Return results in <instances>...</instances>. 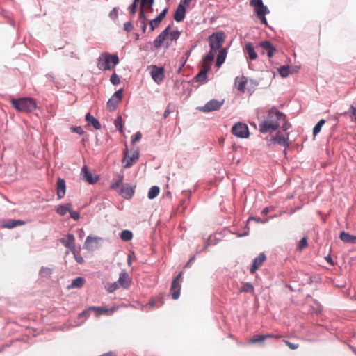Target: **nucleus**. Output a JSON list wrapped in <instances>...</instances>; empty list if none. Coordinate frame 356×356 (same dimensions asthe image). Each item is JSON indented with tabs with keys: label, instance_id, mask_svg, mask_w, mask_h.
<instances>
[{
	"label": "nucleus",
	"instance_id": "obj_9",
	"mask_svg": "<svg viewBox=\"0 0 356 356\" xmlns=\"http://www.w3.org/2000/svg\"><path fill=\"white\" fill-rule=\"evenodd\" d=\"M122 98V90H117L107 102L106 107L110 111H113L117 108L118 104Z\"/></svg>",
	"mask_w": 356,
	"mask_h": 356
},
{
	"label": "nucleus",
	"instance_id": "obj_29",
	"mask_svg": "<svg viewBox=\"0 0 356 356\" xmlns=\"http://www.w3.org/2000/svg\"><path fill=\"white\" fill-rule=\"evenodd\" d=\"M25 222L21 220H9L3 225V227L13 229L17 226L24 225Z\"/></svg>",
	"mask_w": 356,
	"mask_h": 356
},
{
	"label": "nucleus",
	"instance_id": "obj_32",
	"mask_svg": "<svg viewBox=\"0 0 356 356\" xmlns=\"http://www.w3.org/2000/svg\"><path fill=\"white\" fill-rule=\"evenodd\" d=\"M245 50L248 54V57L251 60H255L257 57V54L254 51V48L252 43L248 42L245 45Z\"/></svg>",
	"mask_w": 356,
	"mask_h": 356
},
{
	"label": "nucleus",
	"instance_id": "obj_10",
	"mask_svg": "<svg viewBox=\"0 0 356 356\" xmlns=\"http://www.w3.org/2000/svg\"><path fill=\"white\" fill-rule=\"evenodd\" d=\"M138 156L139 153L137 150L131 151L130 153H129L127 151H125L124 157L122 160L124 168H130L134 164V163L138 160Z\"/></svg>",
	"mask_w": 356,
	"mask_h": 356
},
{
	"label": "nucleus",
	"instance_id": "obj_19",
	"mask_svg": "<svg viewBox=\"0 0 356 356\" xmlns=\"http://www.w3.org/2000/svg\"><path fill=\"white\" fill-rule=\"evenodd\" d=\"M260 47L263 49L262 54L266 52L268 58H271L274 53L276 51V49L269 41H263L260 44Z\"/></svg>",
	"mask_w": 356,
	"mask_h": 356
},
{
	"label": "nucleus",
	"instance_id": "obj_36",
	"mask_svg": "<svg viewBox=\"0 0 356 356\" xmlns=\"http://www.w3.org/2000/svg\"><path fill=\"white\" fill-rule=\"evenodd\" d=\"M254 290V289L253 285L250 282H246L243 284V286L239 289V291L241 293H243V292L253 293Z\"/></svg>",
	"mask_w": 356,
	"mask_h": 356
},
{
	"label": "nucleus",
	"instance_id": "obj_41",
	"mask_svg": "<svg viewBox=\"0 0 356 356\" xmlns=\"http://www.w3.org/2000/svg\"><path fill=\"white\" fill-rule=\"evenodd\" d=\"M325 123V121L323 119L318 121V122L315 125V127L313 129L314 136H316L321 131V127Z\"/></svg>",
	"mask_w": 356,
	"mask_h": 356
},
{
	"label": "nucleus",
	"instance_id": "obj_42",
	"mask_svg": "<svg viewBox=\"0 0 356 356\" xmlns=\"http://www.w3.org/2000/svg\"><path fill=\"white\" fill-rule=\"evenodd\" d=\"M280 74L282 77H286L290 74V67L289 66H282L279 69Z\"/></svg>",
	"mask_w": 356,
	"mask_h": 356
},
{
	"label": "nucleus",
	"instance_id": "obj_25",
	"mask_svg": "<svg viewBox=\"0 0 356 356\" xmlns=\"http://www.w3.org/2000/svg\"><path fill=\"white\" fill-rule=\"evenodd\" d=\"M269 337H272L270 334H257L254 335L249 341L248 343L250 344H254V343H259V344H264V341L269 338Z\"/></svg>",
	"mask_w": 356,
	"mask_h": 356
},
{
	"label": "nucleus",
	"instance_id": "obj_5",
	"mask_svg": "<svg viewBox=\"0 0 356 356\" xmlns=\"http://www.w3.org/2000/svg\"><path fill=\"white\" fill-rule=\"evenodd\" d=\"M225 40L223 32L214 33L209 37V46L211 51H216L221 48Z\"/></svg>",
	"mask_w": 356,
	"mask_h": 356
},
{
	"label": "nucleus",
	"instance_id": "obj_45",
	"mask_svg": "<svg viewBox=\"0 0 356 356\" xmlns=\"http://www.w3.org/2000/svg\"><path fill=\"white\" fill-rule=\"evenodd\" d=\"M181 32L179 31H173L169 33V39L171 41L177 40L180 36Z\"/></svg>",
	"mask_w": 356,
	"mask_h": 356
},
{
	"label": "nucleus",
	"instance_id": "obj_59",
	"mask_svg": "<svg viewBox=\"0 0 356 356\" xmlns=\"http://www.w3.org/2000/svg\"><path fill=\"white\" fill-rule=\"evenodd\" d=\"M167 12H168V9H167V8L164 9V10H163V11H162V12H161V13L157 16V17H158V18H159L160 19L163 20V19L165 18V15H166Z\"/></svg>",
	"mask_w": 356,
	"mask_h": 356
},
{
	"label": "nucleus",
	"instance_id": "obj_7",
	"mask_svg": "<svg viewBox=\"0 0 356 356\" xmlns=\"http://www.w3.org/2000/svg\"><path fill=\"white\" fill-rule=\"evenodd\" d=\"M149 69L152 79L158 84L161 83L165 78L164 67L152 65L149 66Z\"/></svg>",
	"mask_w": 356,
	"mask_h": 356
},
{
	"label": "nucleus",
	"instance_id": "obj_43",
	"mask_svg": "<svg viewBox=\"0 0 356 356\" xmlns=\"http://www.w3.org/2000/svg\"><path fill=\"white\" fill-rule=\"evenodd\" d=\"M162 20L160 19L158 17H156L155 19H154L153 20H151L149 22V25H150V30L152 31H154L156 28H157L159 26V25L160 24Z\"/></svg>",
	"mask_w": 356,
	"mask_h": 356
},
{
	"label": "nucleus",
	"instance_id": "obj_53",
	"mask_svg": "<svg viewBox=\"0 0 356 356\" xmlns=\"http://www.w3.org/2000/svg\"><path fill=\"white\" fill-rule=\"evenodd\" d=\"M145 10L143 9V8H140V15H139V22H141L142 20H144L145 22L147 20V17L144 15V11Z\"/></svg>",
	"mask_w": 356,
	"mask_h": 356
},
{
	"label": "nucleus",
	"instance_id": "obj_2",
	"mask_svg": "<svg viewBox=\"0 0 356 356\" xmlns=\"http://www.w3.org/2000/svg\"><path fill=\"white\" fill-rule=\"evenodd\" d=\"M119 63V58L117 54H111L106 52L102 54L97 60V67L103 71L110 70Z\"/></svg>",
	"mask_w": 356,
	"mask_h": 356
},
{
	"label": "nucleus",
	"instance_id": "obj_1",
	"mask_svg": "<svg viewBox=\"0 0 356 356\" xmlns=\"http://www.w3.org/2000/svg\"><path fill=\"white\" fill-rule=\"evenodd\" d=\"M285 115L275 108H271L268 113L267 119L260 124L261 133H268L275 131L280 127V122L284 121Z\"/></svg>",
	"mask_w": 356,
	"mask_h": 356
},
{
	"label": "nucleus",
	"instance_id": "obj_12",
	"mask_svg": "<svg viewBox=\"0 0 356 356\" xmlns=\"http://www.w3.org/2000/svg\"><path fill=\"white\" fill-rule=\"evenodd\" d=\"M170 29V26H168L154 40V46L156 49L161 47V46L166 42L167 46L169 45L168 42L167 41L169 38V31Z\"/></svg>",
	"mask_w": 356,
	"mask_h": 356
},
{
	"label": "nucleus",
	"instance_id": "obj_57",
	"mask_svg": "<svg viewBox=\"0 0 356 356\" xmlns=\"http://www.w3.org/2000/svg\"><path fill=\"white\" fill-rule=\"evenodd\" d=\"M124 29L125 31L129 32L133 29V26L131 22H126L124 24Z\"/></svg>",
	"mask_w": 356,
	"mask_h": 356
},
{
	"label": "nucleus",
	"instance_id": "obj_18",
	"mask_svg": "<svg viewBox=\"0 0 356 356\" xmlns=\"http://www.w3.org/2000/svg\"><path fill=\"white\" fill-rule=\"evenodd\" d=\"M117 282L122 288L128 289L131 284V278L126 271H123L120 274Z\"/></svg>",
	"mask_w": 356,
	"mask_h": 356
},
{
	"label": "nucleus",
	"instance_id": "obj_63",
	"mask_svg": "<svg viewBox=\"0 0 356 356\" xmlns=\"http://www.w3.org/2000/svg\"><path fill=\"white\" fill-rule=\"evenodd\" d=\"M53 273V269L51 268H46V277L50 275Z\"/></svg>",
	"mask_w": 356,
	"mask_h": 356
},
{
	"label": "nucleus",
	"instance_id": "obj_37",
	"mask_svg": "<svg viewBox=\"0 0 356 356\" xmlns=\"http://www.w3.org/2000/svg\"><path fill=\"white\" fill-rule=\"evenodd\" d=\"M154 3V0H142L141 1V7L143 8L145 10L152 11V4Z\"/></svg>",
	"mask_w": 356,
	"mask_h": 356
},
{
	"label": "nucleus",
	"instance_id": "obj_13",
	"mask_svg": "<svg viewBox=\"0 0 356 356\" xmlns=\"http://www.w3.org/2000/svg\"><path fill=\"white\" fill-rule=\"evenodd\" d=\"M222 105V102H219L216 99H212L207 102L204 106L199 107L198 109L204 113L217 111L220 108Z\"/></svg>",
	"mask_w": 356,
	"mask_h": 356
},
{
	"label": "nucleus",
	"instance_id": "obj_48",
	"mask_svg": "<svg viewBox=\"0 0 356 356\" xmlns=\"http://www.w3.org/2000/svg\"><path fill=\"white\" fill-rule=\"evenodd\" d=\"M110 81L113 85H118L120 83V78L115 73H113L111 75Z\"/></svg>",
	"mask_w": 356,
	"mask_h": 356
},
{
	"label": "nucleus",
	"instance_id": "obj_46",
	"mask_svg": "<svg viewBox=\"0 0 356 356\" xmlns=\"http://www.w3.org/2000/svg\"><path fill=\"white\" fill-rule=\"evenodd\" d=\"M307 246V238H302L298 243L297 248L298 250L301 251L302 249Z\"/></svg>",
	"mask_w": 356,
	"mask_h": 356
},
{
	"label": "nucleus",
	"instance_id": "obj_3",
	"mask_svg": "<svg viewBox=\"0 0 356 356\" xmlns=\"http://www.w3.org/2000/svg\"><path fill=\"white\" fill-rule=\"evenodd\" d=\"M10 102L13 106L20 112H30L35 109L36 105L31 98L13 99Z\"/></svg>",
	"mask_w": 356,
	"mask_h": 356
},
{
	"label": "nucleus",
	"instance_id": "obj_20",
	"mask_svg": "<svg viewBox=\"0 0 356 356\" xmlns=\"http://www.w3.org/2000/svg\"><path fill=\"white\" fill-rule=\"evenodd\" d=\"M134 193V187L130 184H123L121 190L120 195L125 199H131Z\"/></svg>",
	"mask_w": 356,
	"mask_h": 356
},
{
	"label": "nucleus",
	"instance_id": "obj_58",
	"mask_svg": "<svg viewBox=\"0 0 356 356\" xmlns=\"http://www.w3.org/2000/svg\"><path fill=\"white\" fill-rule=\"evenodd\" d=\"M284 123L282 125V129L284 130V131H286L288 130L290 127H291V124L290 123L286 122V118H284V121H282Z\"/></svg>",
	"mask_w": 356,
	"mask_h": 356
},
{
	"label": "nucleus",
	"instance_id": "obj_49",
	"mask_svg": "<svg viewBox=\"0 0 356 356\" xmlns=\"http://www.w3.org/2000/svg\"><path fill=\"white\" fill-rule=\"evenodd\" d=\"M142 138V134L140 132H136L131 138V143L134 144L136 142L140 140Z\"/></svg>",
	"mask_w": 356,
	"mask_h": 356
},
{
	"label": "nucleus",
	"instance_id": "obj_62",
	"mask_svg": "<svg viewBox=\"0 0 356 356\" xmlns=\"http://www.w3.org/2000/svg\"><path fill=\"white\" fill-rule=\"evenodd\" d=\"M75 259L79 264H81L83 262V259L81 256H75Z\"/></svg>",
	"mask_w": 356,
	"mask_h": 356
},
{
	"label": "nucleus",
	"instance_id": "obj_34",
	"mask_svg": "<svg viewBox=\"0 0 356 356\" xmlns=\"http://www.w3.org/2000/svg\"><path fill=\"white\" fill-rule=\"evenodd\" d=\"M213 59L214 54L212 52V51H211L204 57L201 66L205 67L206 65H208L209 69H211V62L213 60Z\"/></svg>",
	"mask_w": 356,
	"mask_h": 356
},
{
	"label": "nucleus",
	"instance_id": "obj_35",
	"mask_svg": "<svg viewBox=\"0 0 356 356\" xmlns=\"http://www.w3.org/2000/svg\"><path fill=\"white\" fill-rule=\"evenodd\" d=\"M72 207V204L68 203L65 205H60L57 208V213L61 216H64L67 212H69L70 209Z\"/></svg>",
	"mask_w": 356,
	"mask_h": 356
},
{
	"label": "nucleus",
	"instance_id": "obj_4",
	"mask_svg": "<svg viewBox=\"0 0 356 356\" xmlns=\"http://www.w3.org/2000/svg\"><path fill=\"white\" fill-rule=\"evenodd\" d=\"M250 5L254 8V11L261 23L267 24L265 15L269 13V10L268 8L263 4L262 0H250Z\"/></svg>",
	"mask_w": 356,
	"mask_h": 356
},
{
	"label": "nucleus",
	"instance_id": "obj_64",
	"mask_svg": "<svg viewBox=\"0 0 356 356\" xmlns=\"http://www.w3.org/2000/svg\"><path fill=\"white\" fill-rule=\"evenodd\" d=\"M101 356H116V355L113 354L112 353H107L103 354Z\"/></svg>",
	"mask_w": 356,
	"mask_h": 356
},
{
	"label": "nucleus",
	"instance_id": "obj_60",
	"mask_svg": "<svg viewBox=\"0 0 356 356\" xmlns=\"http://www.w3.org/2000/svg\"><path fill=\"white\" fill-rule=\"evenodd\" d=\"M139 23H140V26L143 32L145 33L146 31V29H147L146 22H145L144 20H142L141 22H139Z\"/></svg>",
	"mask_w": 356,
	"mask_h": 356
},
{
	"label": "nucleus",
	"instance_id": "obj_47",
	"mask_svg": "<svg viewBox=\"0 0 356 356\" xmlns=\"http://www.w3.org/2000/svg\"><path fill=\"white\" fill-rule=\"evenodd\" d=\"M122 119L121 116H118L115 120V125L116 128L120 131L122 132Z\"/></svg>",
	"mask_w": 356,
	"mask_h": 356
},
{
	"label": "nucleus",
	"instance_id": "obj_14",
	"mask_svg": "<svg viewBox=\"0 0 356 356\" xmlns=\"http://www.w3.org/2000/svg\"><path fill=\"white\" fill-rule=\"evenodd\" d=\"M60 241L72 253L75 254V237L74 236L69 233L65 237L60 239Z\"/></svg>",
	"mask_w": 356,
	"mask_h": 356
},
{
	"label": "nucleus",
	"instance_id": "obj_15",
	"mask_svg": "<svg viewBox=\"0 0 356 356\" xmlns=\"http://www.w3.org/2000/svg\"><path fill=\"white\" fill-rule=\"evenodd\" d=\"M81 176L83 179L90 184H94L99 180V177L93 175L86 165L81 169Z\"/></svg>",
	"mask_w": 356,
	"mask_h": 356
},
{
	"label": "nucleus",
	"instance_id": "obj_27",
	"mask_svg": "<svg viewBox=\"0 0 356 356\" xmlns=\"http://www.w3.org/2000/svg\"><path fill=\"white\" fill-rule=\"evenodd\" d=\"M65 194V182L63 179H59L57 182V195L58 199L64 197Z\"/></svg>",
	"mask_w": 356,
	"mask_h": 356
},
{
	"label": "nucleus",
	"instance_id": "obj_8",
	"mask_svg": "<svg viewBox=\"0 0 356 356\" xmlns=\"http://www.w3.org/2000/svg\"><path fill=\"white\" fill-rule=\"evenodd\" d=\"M181 275L182 273L181 272L173 280L171 284L170 293L174 300L178 299L180 295Z\"/></svg>",
	"mask_w": 356,
	"mask_h": 356
},
{
	"label": "nucleus",
	"instance_id": "obj_16",
	"mask_svg": "<svg viewBox=\"0 0 356 356\" xmlns=\"http://www.w3.org/2000/svg\"><path fill=\"white\" fill-rule=\"evenodd\" d=\"M272 140L274 143L283 145L285 147L289 146V134H286V136H284L281 132H277L276 135L272 138Z\"/></svg>",
	"mask_w": 356,
	"mask_h": 356
},
{
	"label": "nucleus",
	"instance_id": "obj_21",
	"mask_svg": "<svg viewBox=\"0 0 356 356\" xmlns=\"http://www.w3.org/2000/svg\"><path fill=\"white\" fill-rule=\"evenodd\" d=\"M90 309H92V311L95 312L97 316H99L102 314L111 315L116 311V307H113L110 309H106L101 307H90Z\"/></svg>",
	"mask_w": 356,
	"mask_h": 356
},
{
	"label": "nucleus",
	"instance_id": "obj_40",
	"mask_svg": "<svg viewBox=\"0 0 356 356\" xmlns=\"http://www.w3.org/2000/svg\"><path fill=\"white\" fill-rule=\"evenodd\" d=\"M120 286L119 285L118 282H115L113 283H108L106 285V289L109 293H113L117 289H119Z\"/></svg>",
	"mask_w": 356,
	"mask_h": 356
},
{
	"label": "nucleus",
	"instance_id": "obj_23",
	"mask_svg": "<svg viewBox=\"0 0 356 356\" xmlns=\"http://www.w3.org/2000/svg\"><path fill=\"white\" fill-rule=\"evenodd\" d=\"M247 83V78L245 77L244 76H237L235 79V86L238 90H239L240 92H245Z\"/></svg>",
	"mask_w": 356,
	"mask_h": 356
},
{
	"label": "nucleus",
	"instance_id": "obj_22",
	"mask_svg": "<svg viewBox=\"0 0 356 356\" xmlns=\"http://www.w3.org/2000/svg\"><path fill=\"white\" fill-rule=\"evenodd\" d=\"M186 10V7H184L181 5H178L174 15L175 20L177 22H182L185 18Z\"/></svg>",
	"mask_w": 356,
	"mask_h": 356
},
{
	"label": "nucleus",
	"instance_id": "obj_24",
	"mask_svg": "<svg viewBox=\"0 0 356 356\" xmlns=\"http://www.w3.org/2000/svg\"><path fill=\"white\" fill-rule=\"evenodd\" d=\"M210 70L209 67L206 65L205 67L201 66L200 72L195 76V79L197 82H205L207 77V72Z\"/></svg>",
	"mask_w": 356,
	"mask_h": 356
},
{
	"label": "nucleus",
	"instance_id": "obj_6",
	"mask_svg": "<svg viewBox=\"0 0 356 356\" xmlns=\"http://www.w3.org/2000/svg\"><path fill=\"white\" fill-rule=\"evenodd\" d=\"M231 132L234 136L240 138H247L250 135L248 125L242 122L234 124L232 128Z\"/></svg>",
	"mask_w": 356,
	"mask_h": 356
},
{
	"label": "nucleus",
	"instance_id": "obj_50",
	"mask_svg": "<svg viewBox=\"0 0 356 356\" xmlns=\"http://www.w3.org/2000/svg\"><path fill=\"white\" fill-rule=\"evenodd\" d=\"M69 213L70 214V217L72 218H73L74 220H77L79 219V218H80L79 213L72 210V208L70 209Z\"/></svg>",
	"mask_w": 356,
	"mask_h": 356
},
{
	"label": "nucleus",
	"instance_id": "obj_17",
	"mask_svg": "<svg viewBox=\"0 0 356 356\" xmlns=\"http://www.w3.org/2000/svg\"><path fill=\"white\" fill-rule=\"evenodd\" d=\"M266 259V257L265 254L260 253L253 261V264L250 268V273L254 274L262 266Z\"/></svg>",
	"mask_w": 356,
	"mask_h": 356
},
{
	"label": "nucleus",
	"instance_id": "obj_52",
	"mask_svg": "<svg viewBox=\"0 0 356 356\" xmlns=\"http://www.w3.org/2000/svg\"><path fill=\"white\" fill-rule=\"evenodd\" d=\"M90 311H92V309H90V307L88 308L87 309L83 311L80 314H79V318H82V317H84L85 319H86L89 315H90Z\"/></svg>",
	"mask_w": 356,
	"mask_h": 356
},
{
	"label": "nucleus",
	"instance_id": "obj_28",
	"mask_svg": "<svg viewBox=\"0 0 356 356\" xmlns=\"http://www.w3.org/2000/svg\"><path fill=\"white\" fill-rule=\"evenodd\" d=\"M86 120L87 121L88 125L92 126L95 129L98 130L101 129V124L90 113H87L86 116Z\"/></svg>",
	"mask_w": 356,
	"mask_h": 356
},
{
	"label": "nucleus",
	"instance_id": "obj_39",
	"mask_svg": "<svg viewBox=\"0 0 356 356\" xmlns=\"http://www.w3.org/2000/svg\"><path fill=\"white\" fill-rule=\"evenodd\" d=\"M133 237V234L129 230H123L120 234V238L124 241H129Z\"/></svg>",
	"mask_w": 356,
	"mask_h": 356
},
{
	"label": "nucleus",
	"instance_id": "obj_33",
	"mask_svg": "<svg viewBox=\"0 0 356 356\" xmlns=\"http://www.w3.org/2000/svg\"><path fill=\"white\" fill-rule=\"evenodd\" d=\"M227 56V51L225 49H222L220 50L219 54L217 56L216 60V67H220L222 64L225 62Z\"/></svg>",
	"mask_w": 356,
	"mask_h": 356
},
{
	"label": "nucleus",
	"instance_id": "obj_11",
	"mask_svg": "<svg viewBox=\"0 0 356 356\" xmlns=\"http://www.w3.org/2000/svg\"><path fill=\"white\" fill-rule=\"evenodd\" d=\"M170 29V26H168L154 40V46L156 49L161 47V46L166 42L167 46L169 45L168 42L167 41L169 38V31Z\"/></svg>",
	"mask_w": 356,
	"mask_h": 356
},
{
	"label": "nucleus",
	"instance_id": "obj_30",
	"mask_svg": "<svg viewBox=\"0 0 356 356\" xmlns=\"http://www.w3.org/2000/svg\"><path fill=\"white\" fill-rule=\"evenodd\" d=\"M85 283V279L81 277H78L73 280L71 284L68 286V289H79L81 288Z\"/></svg>",
	"mask_w": 356,
	"mask_h": 356
},
{
	"label": "nucleus",
	"instance_id": "obj_55",
	"mask_svg": "<svg viewBox=\"0 0 356 356\" xmlns=\"http://www.w3.org/2000/svg\"><path fill=\"white\" fill-rule=\"evenodd\" d=\"M109 16L111 19H116L118 17V10L114 8L109 13Z\"/></svg>",
	"mask_w": 356,
	"mask_h": 356
},
{
	"label": "nucleus",
	"instance_id": "obj_56",
	"mask_svg": "<svg viewBox=\"0 0 356 356\" xmlns=\"http://www.w3.org/2000/svg\"><path fill=\"white\" fill-rule=\"evenodd\" d=\"M193 0H181L180 3L179 5H181L183 6L184 7H186V9L189 7L191 3L192 2Z\"/></svg>",
	"mask_w": 356,
	"mask_h": 356
},
{
	"label": "nucleus",
	"instance_id": "obj_31",
	"mask_svg": "<svg viewBox=\"0 0 356 356\" xmlns=\"http://www.w3.org/2000/svg\"><path fill=\"white\" fill-rule=\"evenodd\" d=\"M99 238L97 237H92L88 236L85 241V246L88 249H93L98 243Z\"/></svg>",
	"mask_w": 356,
	"mask_h": 356
},
{
	"label": "nucleus",
	"instance_id": "obj_51",
	"mask_svg": "<svg viewBox=\"0 0 356 356\" xmlns=\"http://www.w3.org/2000/svg\"><path fill=\"white\" fill-rule=\"evenodd\" d=\"M283 342L291 350H296L299 347L298 344L291 343L287 340H283Z\"/></svg>",
	"mask_w": 356,
	"mask_h": 356
},
{
	"label": "nucleus",
	"instance_id": "obj_38",
	"mask_svg": "<svg viewBox=\"0 0 356 356\" xmlns=\"http://www.w3.org/2000/svg\"><path fill=\"white\" fill-rule=\"evenodd\" d=\"M159 192L160 189L158 186H152L148 192V198L151 200L155 198L159 195Z\"/></svg>",
	"mask_w": 356,
	"mask_h": 356
},
{
	"label": "nucleus",
	"instance_id": "obj_44",
	"mask_svg": "<svg viewBox=\"0 0 356 356\" xmlns=\"http://www.w3.org/2000/svg\"><path fill=\"white\" fill-rule=\"evenodd\" d=\"M350 118L352 122H356V108L351 105L349 108Z\"/></svg>",
	"mask_w": 356,
	"mask_h": 356
},
{
	"label": "nucleus",
	"instance_id": "obj_54",
	"mask_svg": "<svg viewBox=\"0 0 356 356\" xmlns=\"http://www.w3.org/2000/svg\"><path fill=\"white\" fill-rule=\"evenodd\" d=\"M72 131L74 133L79 134V135H82L83 134V130L81 127H72Z\"/></svg>",
	"mask_w": 356,
	"mask_h": 356
},
{
	"label": "nucleus",
	"instance_id": "obj_61",
	"mask_svg": "<svg viewBox=\"0 0 356 356\" xmlns=\"http://www.w3.org/2000/svg\"><path fill=\"white\" fill-rule=\"evenodd\" d=\"M137 6L135 4H131L129 7V10L131 14H134L136 11Z\"/></svg>",
	"mask_w": 356,
	"mask_h": 356
},
{
	"label": "nucleus",
	"instance_id": "obj_26",
	"mask_svg": "<svg viewBox=\"0 0 356 356\" xmlns=\"http://www.w3.org/2000/svg\"><path fill=\"white\" fill-rule=\"evenodd\" d=\"M339 238L344 243H356V236H352L344 231L340 233Z\"/></svg>",
	"mask_w": 356,
	"mask_h": 356
}]
</instances>
